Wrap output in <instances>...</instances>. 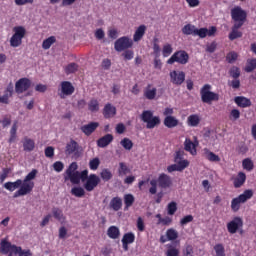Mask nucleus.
Wrapping results in <instances>:
<instances>
[{"instance_id": "1", "label": "nucleus", "mask_w": 256, "mask_h": 256, "mask_svg": "<svg viewBox=\"0 0 256 256\" xmlns=\"http://www.w3.org/2000/svg\"><path fill=\"white\" fill-rule=\"evenodd\" d=\"M77 169H79L77 162H72L65 171V181H70L73 185H79L81 181L82 183H85V179H87L89 170H83L79 172Z\"/></svg>"}, {"instance_id": "2", "label": "nucleus", "mask_w": 256, "mask_h": 256, "mask_svg": "<svg viewBox=\"0 0 256 256\" xmlns=\"http://www.w3.org/2000/svg\"><path fill=\"white\" fill-rule=\"evenodd\" d=\"M183 35H192L193 37H200V39H205V37H215L217 33V27L212 26L208 28H197L193 24H186L182 28Z\"/></svg>"}, {"instance_id": "3", "label": "nucleus", "mask_w": 256, "mask_h": 256, "mask_svg": "<svg viewBox=\"0 0 256 256\" xmlns=\"http://www.w3.org/2000/svg\"><path fill=\"white\" fill-rule=\"evenodd\" d=\"M0 253L8 256H13V254L18 256H33L31 250L23 249L21 246L11 244V242L6 239L1 240L0 242Z\"/></svg>"}, {"instance_id": "4", "label": "nucleus", "mask_w": 256, "mask_h": 256, "mask_svg": "<svg viewBox=\"0 0 256 256\" xmlns=\"http://www.w3.org/2000/svg\"><path fill=\"white\" fill-rule=\"evenodd\" d=\"M151 187L149 188L150 195H157V187L161 191L171 189L173 187V179L166 173L159 174L157 179L150 180Z\"/></svg>"}, {"instance_id": "5", "label": "nucleus", "mask_w": 256, "mask_h": 256, "mask_svg": "<svg viewBox=\"0 0 256 256\" xmlns=\"http://www.w3.org/2000/svg\"><path fill=\"white\" fill-rule=\"evenodd\" d=\"M37 173V169H33L31 172L28 173V175L22 181V186L14 193V198L29 195V193L33 191L35 187V182H33V179L37 177Z\"/></svg>"}, {"instance_id": "6", "label": "nucleus", "mask_w": 256, "mask_h": 256, "mask_svg": "<svg viewBox=\"0 0 256 256\" xmlns=\"http://www.w3.org/2000/svg\"><path fill=\"white\" fill-rule=\"evenodd\" d=\"M211 84H205L200 89V97L202 103H206L207 105H211L213 101H219V94L211 91Z\"/></svg>"}, {"instance_id": "7", "label": "nucleus", "mask_w": 256, "mask_h": 256, "mask_svg": "<svg viewBox=\"0 0 256 256\" xmlns=\"http://www.w3.org/2000/svg\"><path fill=\"white\" fill-rule=\"evenodd\" d=\"M13 35L10 38V47H21L23 39L27 35V30L23 26H15L13 28Z\"/></svg>"}, {"instance_id": "8", "label": "nucleus", "mask_w": 256, "mask_h": 256, "mask_svg": "<svg viewBox=\"0 0 256 256\" xmlns=\"http://www.w3.org/2000/svg\"><path fill=\"white\" fill-rule=\"evenodd\" d=\"M231 19L234 22V25L243 27L247 21V12L241 8V6H235L230 11Z\"/></svg>"}, {"instance_id": "9", "label": "nucleus", "mask_w": 256, "mask_h": 256, "mask_svg": "<svg viewBox=\"0 0 256 256\" xmlns=\"http://www.w3.org/2000/svg\"><path fill=\"white\" fill-rule=\"evenodd\" d=\"M251 197H253V190H245L238 197L233 198L231 201L232 211H234V213H237V211L241 209V203H247V201H249Z\"/></svg>"}, {"instance_id": "10", "label": "nucleus", "mask_w": 256, "mask_h": 256, "mask_svg": "<svg viewBox=\"0 0 256 256\" xmlns=\"http://www.w3.org/2000/svg\"><path fill=\"white\" fill-rule=\"evenodd\" d=\"M179 63L180 65H187L189 63V54L185 50L176 51L168 60V65Z\"/></svg>"}, {"instance_id": "11", "label": "nucleus", "mask_w": 256, "mask_h": 256, "mask_svg": "<svg viewBox=\"0 0 256 256\" xmlns=\"http://www.w3.org/2000/svg\"><path fill=\"white\" fill-rule=\"evenodd\" d=\"M83 187L88 193H91V191H95V188L98 187V185L101 183V178L97 176V174H87V178L83 182Z\"/></svg>"}, {"instance_id": "12", "label": "nucleus", "mask_w": 256, "mask_h": 256, "mask_svg": "<svg viewBox=\"0 0 256 256\" xmlns=\"http://www.w3.org/2000/svg\"><path fill=\"white\" fill-rule=\"evenodd\" d=\"M133 47V40L129 38L128 36H122L118 38L114 43V49L118 53H121V51H126L127 49H131Z\"/></svg>"}, {"instance_id": "13", "label": "nucleus", "mask_w": 256, "mask_h": 256, "mask_svg": "<svg viewBox=\"0 0 256 256\" xmlns=\"http://www.w3.org/2000/svg\"><path fill=\"white\" fill-rule=\"evenodd\" d=\"M228 233L235 235L239 229H243V218L236 216L226 225Z\"/></svg>"}, {"instance_id": "14", "label": "nucleus", "mask_w": 256, "mask_h": 256, "mask_svg": "<svg viewBox=\"0 0 256 256\" xmlns=\"http://www.w3.org/2000/svg\"><path fill=\"white\" fill-rule=\"evenodd\" d=\"M31 80L29 78H20L15 83V92L17 95H21V93H25V91H29L31 88Z\"/></svg>"}, {"instance_id": "15", "label": "nucleus", "mask_w": 256, "mask_h": 256, "mask_svg": "<svg viewBox=\"0 0 256 256\" xmlns=\"http://www.w3.org/2000/svg\"><path fill=\"white\" fill-rule=\"evenodd\" d=\"M61 93L59 94L60 99H65V97H69L75 93V87L69 81H62L60 84Z\"/></svg>"}, {"instance_id": "16", "label": "nucleus", "mask_w": 256, "mask_h": 256, "mask_svg": "<svg viewBox=\"0 0 256 256\" xmlns=\"http://www.w3.org/2000/svg\"><path fill=\"white\" fill-rule=\"evenodd\" d=\"M170 82L178 87L185 83V72L173 70L170 72Z\"/></svg>"}, {"instance_id": "17", "label": "nucleus", "mask_w": 256, "mask_h": 256, "mask_svg": "<svg viewBox=\"0 0 256 256\" xmlns=\"http://www.w3.org/2000/svg\"><path fill=\"white\" fill-rule=\"evenodd\" d=\"M143 97L148 101H154L157 98V88L153 84H148L143 91Z\"/></svg>"}, {"instance_id": "18", "label": "nucleus", "mask_w": 256, "mask_h": 256, "mask_svg": "<svg viewBox=\"0 0 256 256\" xmlns=\"http://www.w3.org/2000/svg\"><path fill=\"white\" fill-rule=\"evenodd\" d=\"M102 115L104 119H113L117 115V108L113 104L107 103L102 110Z\"/></svg>"}, {"instance_id": "19", "label": "nucleus", "mask_w": 256, "mask_h": 256, "mask_svg": "<svg viewBox=\"0 0 256 256\" xmlns=\"http://www.w3.org/2000/svg\"><path fill=\"white\" fill-rule=\"evenodd\" d=\"M199 145V141H191V139L186 138L184 141V149L185 151H187L188 153H190V155H197V147Z\"/></svg>"}, {"instance_id": "20", "label": "nucleus", "mask_w": 256, "mask_h": 256, "mask_svg": "<svg viewBox=\"0 0 256 256\" xmlns=\"http://www.w3.org/2000/svg\"><path fill=\"white\" fill-rule=\"evenodd\" d=\"M79 149H81V146H79V143L77 141L71 139L69 143L66 144L65 153L66 155H77L79 153Z\"/></svg>"}, {"instance_id": "21", "label": "nucleus", "mask_w": 256, "mask_h": 256, "mask_svg": "<svg viewBox=\"0 0 256 256\" xmlns=\"http://www.w3.org/2000/svg\"><path fill=\"white\" fill-rule=\"evenodd\" d=\"M189 167V161L188 160H183L182 162H179V164H172L167 167V171L169 173H173L174 171H185Z\"/></svg>"}, {"instance_id": "22", "label": "nucleus", "mask_w": 256, "mask_h": 256, "mask_svg": "<svg viewBox=\"0 0 256 256\" xmlns=\"http://www.w3.org/2000/svg\"><path fill=\"white\" fill-rule=\"evenodd\" d=\"M99 127V122H90L89 124L83 125L80 129L84 135L89 137V135L95 133Z\"/></svg>"}, {"instance_id": "23", "label": "nucleus", "mask_w": 256, "mask_h": 256, "mask_svg": "<svg viewBox=\"0 0 256 256\" xmlns=\"http://www.w3.org/2000/svg\"><path fill=\"white\" fill-rule=\"evenodd\" d=\"M111 143H113L112 134H106L97 140V146L101 149H105V147H108V145H111Z\"/></svg>"}, {"instance_id": "24", "label": "nucleus", "mask_w": 256, "mask_h": 256, "mask_svg": "<svg viewBox=\"0 0 256 256\" xmlns=\"http://www.w3.org/2000/svg\"><path fill=\"white\" fill-rule=\"evenodd\" d=\"M147 31V26L145 25H140L134 32L133 35V41L134 43H139V41H141V39H143V37H145V33Z\"/></svg>"}, {"instance_id": "25", "label": "nucleus", "mask_w": 256, "mask_h": 256, "mask_svg": "<svg viewBox=\"0 0 256 256\" xmlns=\"http://www.w3.org/2000/svg\"><path fill=\"white\" fill-rule=\"evenodd\" d=\"M243 26H239L237 24H233L232 31L229 33L228 38L230 41H235V39H241L243 37V32L239 31Z\"/></svg>"}, {"instance_id": "26", "label": "nucleus", "mask_w": 256, "mask_h": 256, "mask_svg": "<svg viewBox=\"0 0 256 256\" xmlns=\"http://www.w3.org/2000/svg\"><path fill=\"white\" fill-rule=\"evenodd\" d=\"M234 102L236 103V105H238L242 109H246V107H251L252 105L251 99L244 96H236L234 98Z\"/></svg>"}, {"instance_id": "27", "label": "nucleus", "mask_w": 256, "mask_h": 256, "mask_svg": "<svg viewBox=\"0 0 256 256\" xmlns=\"http://www.w3.org/2000/svg\"><path fill=\"white\" fill-rule=\"evenodd\" d=\"M109 207L112 209V211H121L123 207V200L119 196L113 197L110 200Z\"/></svg>"}, {"instance_id": "28", "label": "nucleus", "mask_w": 256, "mask_h": 256, "mask_svg": "<svg viewBox=\"0 0 256 256\" xmlns=\"http://www.w3.org/2000/svg\"><path fill=\"white\" fill-rule=\"evenodd\" d=\"M245 181H247V175L244 172H239L233 182L235 189L243 187V185H245Z\"/></svg>"}, {"instance_id": "29", "label": "nucleus", "mask_w": 256, "mask_h": 256, "mask_svg": "<svg viewBox=\"0 0 256 256\" xmlns=\"http://www.w3.org/2000/svg\"><path fill=\"white\" fill-rule=\"evenodd\" d=\"M163 123L168 129H174V127L179 125V119H177L175 116H167L164 118Z\"/></svg>"}, {"instance_id": "30", "label": "nucleus", "mask_w": 256, "mask_h": 256, "mask_svg": "<svg viewBox=\"0 0 256 256\" xmlns=\"http://www.w3.org/2000/svg\"><path fill=\"white\" fill-rule=\"evenodd\" d=\"M204 155L205 158L211 163H219V161H221V157H219V155L215 154L207 148L204 149Z\"/></svg>"}, {"instance_id": "31", "label": "nucleus", "mask_w": 256, "mask_h": 256, "mask_svg": "<svg viewBox=\"0 0 256 256\" xmlns=\"http://www.w3.org/2000/svg\"><path fill=\"white\" fill-rule=\"evenodd\" d=\"M52 214L54 219L56 221H59V223H64L66 221L65 214H63V210H61L59 207L52 208Z\"/></svg>"}, {"instance_id": "32", "label": "nucleus", "mask_w": 256, "mask_h": 256, "mask_svg": "<svg viewBox=\"0 0 256 256\" xmlns=\"http://www.w3.org/2000/svg\"><path fill=\"white\" fill-rule=\"evenodd\" d=\"M23 186V180L17 179L15 182H6L4 184V187L7 189V191H15V189H19V187Z\"/></svg>"}, {"instance_id": "33", "label": "nucleus", "mask_w": 256, "mask_h": 256, "mask_svg": "<svg viewBox=\"0 0 256 256\" xmlns=\"http://www.w3.org/2000/svg\"><path fill=\"white\" fill-rule=\"evenodd\" d=\"M107 236L109 239H119L121 236V231L117 226H110L107 230Z\"/></svg>"}, {"instance_id": "34", "label": "nucleus", "mask_w": 256, "mask_h": 256, "mask_svg": "<svg viewBox=\"0 0 256 256\" xmlns=\"http://www.w3.org/2000/svg\"><path fill=\"white\" fill-rule=\"evenodd\" d=\"M134 203H135V196H133V194L124 195V211H129V208L133 207Z\"/></svg>"}, {"instance_id": "35", "label": "nucleus", "mask_w": 256, "mask_h": 256, "mask_svg": "<svg viewBox=\"0 0 256 256\" xmlns=\"http://www.w3.org/2000/svg\"><path fill=\"white\" fill-rule=\"evenodd\" d=\"M23 149L24 151H28V152L33 151L35 149V141L29 137H24Z\"/></svg>"}, {"instance_id": "36", "label": "nucleus", "mask_w": 256, "mask_h": 256, "mask_svg": "<svg viewBox=\"0 0 256 256\" xmlns=\"http://www.w3.org/2000/svg\"><path fill=\"white\" fill-rule=\"evenodd\" d=\"M255 69H256V58L247 59L244 71L246 73H253Z\"/></svg>"}, {"instance_id": "37", "label": "nucleus", "mask_w": 256, "mask_h": 256, "mask_svg": "<svg viewBox=\"0 0 256 256\" xmlns=\"http://www.w3.org/2000/svg\"><path fill=\"white\" fill-rule=\"evenodd\" d=\"M157 125H161V118H159V116H153L148 122H146L147 129H155Z\"/></svg>"}, {"instance_id": "38", "label": "nucleus", "mask_w": 256, "mask_h": 256, "mask_svg": "<svg viewBox=\"0 0 256 256\" xmlns=\"http://www.w3.org/2000/svg\"><path fill=\"white\" fill-rule=\"evenodd\" d=\"M201 123V118L197 114H192L188 117V125L190 127H197Z\"/></svg>"}, {"instance_id": "39", "label": "nucleus", "mask_w": 256, "mask_h": 256, "mask_svg": "<svg viewBox=\"0 0 256 256\" xmlns=\"http://www.w3.org/2000/svg\"><path fill=\"white\" fill-rule=\"evenodd\" d=\"M64 71H65L66 75H71L73 73H77V71H79V65L75 62H72L64 68Z\"/></svg>"}, {"instance_id": "40", "label": "nucleus", "mask_w": 256, "mask_h": 256, "mask_svg": "<svg viewBox=\"0 0 256 256\" xmlns=\"http://www.w3.org/2000/svg\"><path fill=\"white\" fill-rule=\"evenodd\" d=\"M166 256H179V248L174 244H167Z\"/></svg>"}, {"instance_id": "41", "label": "nucleus", "mask_w": 256, "mask_h": 256, "mask_svg": "<svg viewBox=\"0 0 256 256\" xmlns=\"http://www.w3.org/2000/svg\"><path fill=\"white\" fill-rule=\"evenodd\" d=\"M128 173H131V169H129V166H127V164H125L124 162H120L119 168H118L119 177H123L124 175H127Z\"/></svg>"}, {"instance_id": "42", "label": "nucleus", "mask_w": 256, "mask_h": 256, "mask_svg": "<svg viewBox=\"0 0 256 256\" xmlns=\"http://www.w3.org/2000/svg\"><path fill=\"white\" fill-rule=\"evenodd\" d=\"M17 124L18 122L15 121L10 129V138L8 143H15V140L17 139Z\"/></svg>"}, {"instance_id": "43", "label": "nucleus", "mask_w": 256, "mask_h": 256, "mask_svg": "<svg viewBox=\"0 0 256 256\" xmlns=\"http://www.w3.org/2000/svg\"><path fill=\"white\" fill-rule=\"evenodd\" d=\"M166 237H167L168 241H175L176 239L179 238V232H177V230H175L173 228H169L166 231Z\"/></svg>"}, {"instance_id": "44", "label": "nucleus", "mask_w": 256, "mask_h": 256, "mask_svg": "<svg viewBox=\"0 0 256 256\" xmlns=\"http://www.w3.org/2000/svg\"><path fill=\"white\" fill-rule=\"evenodd\" d=\"M242 167L245 171H251L252 169H255V164L251 158H246L242 161Z\"/></svg>"}, {"instance_id": "45", "label": "nucleus", "mask_w": 256, "mask_h": 256, "mask_svg": "<svg viewBox=\"0 0 256 256\" xmlns=\"http://www.w3.org/2000/svg\"><path fill=\"white\" fill-rule=\"evenodd\" d=\"M122 243H128L129 245L135 243V234L133 232L125 233L122 237Z\"/></svg>"}, {"instance_id": "46", "label": "nucleus", "mask_w": 256, "mask_h": 256, "mask_svg": "<svg viewBox=\"0 0 256 256\" xmlns=\"http://www.w3.org/2000/svg\"><path fill=\"white\" fill-rule=\"evenodd\" d=\"M55 41H57V38H55V36H50L47 39H45L42 43V48H44L45 50L47 49H51V45H53V43H55Z\"/></svg>"}, {"instance_id": "47", "label": "nucleus", "mask_w": 256, "mask_h": 256, "mask_svg": "<svg viewBox=\"0 0 256 256\" xmlns=\"http://www.w3.org/2000/svg\"><path fill=\"white\" fill-rule=\"evenodd\" d=\"M120 145L126 150L131 151L133 149V141L129 138H124L120 141Z\"/></svg>"}, {"instance_id": "48", "label": "nucleus", "mask_w": 256, "mask_h": 256, "mask_svg": "<svg viewBox=\"0 0 256 256\" xmlns=\"http://www.w3.org/2000/svg\"><path fill=\"white\" fill-rule=\"evenodd\" d=\"M229 75L232 79H239V77H241V69L237 66H233L229 70Z\"/></svg>"}, {"instance_id": "49", "label": "nucleus", "mask_w": 256, "mask_h": 256, "mask_svg": "<svg viewBox=\"0 0 256 256\" xmlns=\"http://www.w3.org/2000/svg\"><path fill=\"white\" fill-rule=\"evenodd\" d=\"M88 109L92 113L99 111V101H97V99L90 100V102L88 103Z\"/></svg>"}, {"instance_id": "50", "label": "nucleus", "mask_w": 256, "mask_h": 256, "mask_svg": "<svg viewBox=\"0 0 256 256\" xmlns=\"http://www.w3.org/2000/svg\"><path fill=\"white\" fill-rule=\"evenodd\" d=\"M153 117V112L151 110H145L141 114V120L144 123H148Z\"/></svg>"}, {"instance_id": "51", "label": "nucleus", "mask_w": 256, "mask_h": 256, "mask_svg": "<svg viewBox=\"0 0 256 256\" xmlns=\"http://www.w3.org/2000/svg\"><path fill=\"white\" fill-rule=\"evenodd\" d=\"M100 177L104 181H111V179H113V173H111L109 169H103L100 173Z\"/></svg>"}, {"instance_id": "52", "label": "nucleus", "mask_w": 256, "mask_h": 256, "mask_svg": "<svg viewBox=\"0 0 256 256\" xmlns=\"http://www.w3.org/2000/svg\"><path fill=\"white\" fill-rule=\"evenodd\" d=\"M214 251L216 253L215 256H226L225 255V246L223 244L219 243L214 246Z\"/></svg>"}, {"instance_id": "53", "label": "nucleus", "mask_w": 256, "mask_h": 256, "mask_svg": "<svg viewBox=\"0 0 256 256\" xmlns=\"http://www.w3.org/2000/svg\"><path fill=\"white\" fill-rule=\"evenodd\" d=\"M99 165H101V160H99V158H94L89 162L91 171H97L99 169Z\"/></svg>"}, {"instance_id": "54", "label": "nucleus", "mask_w": 256, "mask_h": 256, "mask_svg": "<svg viewBox=\"0 0 256 256\" xmlns=\"http://www.w3.org/2000/svg\"><path fill=\"white\" fill-rule=\"evenodd\" d=\"M122 57L124 59V61H131V59H133V57H135V52H133V50H129L126 49L124 50V52L122 53Z\"/></svg>"}, {"instance_id": "55", "label": "nucleus", "mask_w": 256, "mask_h": 256, "mask_svg": "<svg viewBox=\"0 0 256 256\" xmlns=\"http://www.w3.org/2000/svg\"><path fill=\"white\" fill-rule=\"evenodd\" d=\"M71 193L74 197H83L85 195V189L82 187H74L71 189Z\"/></svg>"}, {"instance_id": "56", "label": "nucleus", "mask_w": 256, "mask_h": 256, "mask_svg": "<svg viewBox=\"0 0 256 256\" xmlns=\"http://www.w3.org/2000/svg\"><path fill=\"white\" fill-rule=\"evenodd\" d=\"M171 53H173V47L171 46V44L164 45L163 49H162L163 57H169V55H171Z\"/></svg>"}, {"instance_id": "57", "label": "nucleus", "mask_w": 256, "mask_h": 256, "mask_svg": "<svg viewBox=\"0 0 256 256\" xmlns=\"http://www.w3.org/2000/svg\"><path fill=\"white\" fill-rule=\"evenodd\" d=\"M239 57V55L237 54V52H235V51H232V52H230V53H228L227 55H226V61L228 62V63H235V60L237 59Z\"/></svg>"}, {"instance_id": "58", "label": "nucleus", "mask_w": 256, "mask_h": 256, "mask_svg": "<svg viewBox=\"0 0 256 256\" xmlns=\"http://www.w3.org/2000/svg\"><path fill=\"white\" fill-rule=\"evenodd\" d=\"M228 86L232 87V89H239L241 87V80L239 78H233L232 81L228 82Z\"/></svg>"}, {"instance_id": "59", "label": "nucleus", "mask_w": 256, "mask_h": 256, "mask_svg": "<svg viewBox=\"0 0 256 256\" xmlns=\"http://www.w3.org/2000/svg\"><path fill=\"white\" fill-rule=\"evenodd\" d=\"M53 169H54V171H56V173H61V171H63V169H65V164H63V162H61V161H56L53 164Z\"/></svg>"}, {"instance_id": "60", "label": "nucleus", "mask_w": 256, "mask_h": 256, "mask_svg": "<svg viewBox=\"0 0 256 256\" xmlns=\"http://www.w3.org/2000/svg\"><path fill=\"white\" fill-rule=\"evenodd\" d=\"M193 215H186L180 220L181 227H185L188 223H192Z\"/></svg>"}, {"instance_id": "61", "label": "nucleus", "mask_w": 256, "mask_h": 256, "mask_svg": "<svg viewBox=\"0 0 256 256\" xmlns=\"http://www.w3.org/2000/svg\"><path fill=\"white\" fill-rule=\"evenodd\" d=\"M177 213V202H170L168 204V215H173Z\"/></svg>"}, {"instance_id": "62", "label": "nucleus", "mask_w": 256, "mask_h": 256, "mask_svg": "<svg viewBox=\"0 0 256 256\" xmlns=\"http://www.w3.org/2000/svg\"><path fill=\"white\" fill-rule=\"evenodd\" d=\"M239 117H241V112L237 109H233L230 112V119L232 121H237V119H239Z\"/></svg>"}, {"instance_id": "63", "label": "nucleus", "mask_w": 256, "mask_h": 256, "mask_svg": "<svg viewBox=\"0 0 256 256\" xmlns=\"http://www.w3.org/2000/svg\"><path fill=\"white\" fill-rule=\"evenodd\" d=\"M137 229L140 232L145 231V222L143 221V218L138 217L137 219Z\"/></svg>"}, {"instance_id": "64", "label": "nucleus", "mask_w": 256, "mask_h": 256, "mask_svg": "<svg viewBox=\"0 0 256 256\" xmlns=\"http://www.w3.org/2000/svg\"><path fill=\"white\" fill-rule=\"evenodd\" d=\"M193 253H194L193 246L188 245V246H186V248L183 252V256H193Z\"/></svg>"}]
</instances>
